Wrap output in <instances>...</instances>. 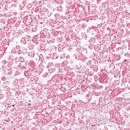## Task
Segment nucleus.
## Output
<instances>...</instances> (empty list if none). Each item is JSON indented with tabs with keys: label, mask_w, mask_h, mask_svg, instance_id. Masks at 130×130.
I'll use <instances>...</instances> for the list:
<instances>
[{
	"label": "nucleus",
	"mask_w": 130,
	"mask_h": 130,
	"mask_svg": "<svg viewBox=\"0 0 130 130\" xmlns=\"http://www.w3.org/2000/svg\"><path fill=\"white\" fill-rule=\"evenodd\" d=\"M91 126H95V125L92 124V125H91Z\"/></svg>",
	"instance_id": "obj_1"
},
{
	"label": "nucleus",
	"mask_w": 130,
	"mask_h": 130,
	"mask_svg": "<svg viewBox=\"0 0 130 130\" xmlns=\"http://www.w3.org/2000/svg\"><path fill=\"white\" fill-rule=\"evenodd\" d=\"M12 106L14 107V106H15V105H12Z\"/></svg>",
	"instance_id": "obj_2"
},
{
	"label": "nucleus",
	"mask_w": 130,
	"mask_h": 130,
	"mask_svg": "<svg viewBox=\"0 0 130 130\" xmlns=\"http://www.w3.org/2000/svg\"><path fill=\"white\" fill-rule=\"evenodd\" d=\"M29 105H31V104H29Z\"/></svg>",
	"instance_id": "obj_3"
}]
</instances>
